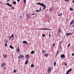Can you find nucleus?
Listing matches in <instances>:
<instances>
[{"mask_svg":"<svg viewBox=\"0 0 74 74\" xmlns=\"http://www.w3.org/2000/svg\"><path fill=\"white\" fill-rule=\"evenodd\" d=\"M36 4H39V5H40L42 7L43 6V10H44V9H45V8H46V6L43 3H36Z\"/></svg>","mask_w":74,"mask_h":74,"instance_id":"1","label":"nucleus"},{"mask_svg":"<svg viewBox=\"0 0 74 74\" xmlns=\"http://www.w3.org/2000/svg\"><path fill=\"white\" fill-rule=\"evenodd\" d=\"M61 33V30L59 29L58 31V34H57V36H59V34H60Z\"/></svg>","mask_w":74,"mask_h":74,"instance_id":"2","label":"nucleus"},{"mask_svg":"<svg viewBox=\"0 0 74 74\" xmlns=\"http://www.w3.org/2000/svg\"><path fill=\"white\" fill-rule=\"evenodd\" d=\"M72 71V69L71 68L70 70H68L66 74H69V72Z\"/></svg>","mask_w":74,"mask_h":74,"instance_id":"3","label":"nucleus"},{"mask_svg":"<svg viewBox=\"0 0 74 74\" xmlns=\"http://www.w3.org/2000/svg\"><path fill=\"white\" fill-rule=\"evenodd\" d=\"M60 56L61 58H65V55L64 54H62Z\"/></svg>","mask_w":74,"mask_h":74,"instance_id":"4","label":"nucleus"},{"mask_svg":"<svg viewBox=\"0 0 74 74\" xmlns=\"http://www.w3.org/2000/svg\"><path fill=\"white\" fill-rule=\"evenodd\" d=\"M36 12H41V8H40L39 9V10H36Z\"/></svg>","mask_w":74,"mask_h":74,"instance_id":"5","label":"nucleus"},{"mask_svg":"<svg viewBox=\"0 0 74 74\" xmlns=\"http://www.w3.org/2000/svg\"><path fill=\"white\" fill-rule=\"evenodd\" d=\"M51 67H49V69L48 70V73H49L51 71Z\"/></svg>","mask_w":74,"mask_h":74,"instance_id":"6","label":"nucleus"},{"mask_svg":"<svg viewBox=\"0 0 74 74\" xmlns=\"http://www.w3.org/2000/svg\"><path fill=\"white\" fill-rule=\"evenodd\" d=\"M29 15H30L29 14H26V17L27 19H29Z\"/></svg>","mask_w":74,"mask_h":74,"instance_id":"7","label":"nucleus"},{"mask_svg":"<svg viewBox=\"0 0 74 74\" xmlns=\"http://www.w3.org/2000/svg\"><path fill=\"white\" fill-rule=\"evenodd\" d=\"M25 58L26 59H28L29 58V55H25Z\"/></svg>","mask_w":74,"mask_h":74,"instance_id":"8","label":"nucleus"},{"mask_svg":"<svg viewBox=\"0 0 74 74\" xmlns=\"http://www.w3.org/2000/svg\"><path fill=\"white\" fill-rule=\"evenodd\" d=\"M71 33H67L66 34V35L68 36H69V35H71Z\"/></svg>","mask_w":74,"mask_h":74,"instance_id":"9","label":"nucleus"},{"mask_svg":"<svg viewBox=\"0 0 74 74\" xmlns=\"http://www.w3.org/2000/svg\"><path fill=\"white\" fill-rule=\"evenodd\" d=\"M7 5H8L9 6H10V7L12 6V5H11L9 3H7Z\"/></svg>","mask_w":74,"mask_h":74,"instance_id":"10","label":"nucleus"},{"mask_svg":"<svg viewBox=\"0 0 74 74\" xmlns=\"http://www.w3.org/2000/svg\"><path fill=\"white\" fill-rule=\"evenodd\" d=\"M10 48H11V49H14V47H12V46L10 45Z\"/></svg>","mask_w":74,"mask_h":74,"instance_id":"11","label":"nucleus"},{"mask_svg":"<svg viewBox=\"0 0 74 74\" xmlns=\"http://www.w3.org/2000/svg\"><path fill=\"white\" fill-rule=\"evenodd\" d=\"M23 43H24V44H27V42L26 41H23Z\"/></svg>","mask_w":74,"mask_h":74,"instance_id":"12","label":"nucleus"},{"mask_svg":"<svg viewBox=\"0 0 74 74\" xmlns=\"http://www.w3.org/2000/svg\"><path fill=\"white\" fill-rule=\"evenodd\" d=\"M74 22V20L72 21L70 23V25H72V24H73V23Z\"/></svg>","mask_w":74,"mask_h":74,"instance_id":"13","label":"nucleus"},{"mask_svg":"<svg viewBox=\"0 0 74 74\" xmlns=\"http://www.w3.org/2000/svg\"><path fill=\"white\" fill-rule=\"evenodd\" d=\"M5 63H3L1 65V66H5Z\"/></svg>","mask_w":74,"mask_h":74,"instance_id":"14","label":"nucleus"},{"mask_svg":"<svg viewBox=\"0 0 74 74\" xmlns=\"http://www.w3.org/2000/svg\"><path fill=\"white\" fill-rule=\"evenodd\" d=\"M11 36H12V37H13L12 38L13 39V38H14V35L13 34H12L11 35Z\"/></svg>","mask_w":74,"mask_h":74,"instance_id":"15","label":"nucleus"},{"mask_svg":"<svg viewBox=\"0 0 74 74\" xmlns=\"http://www.w3.org/2000/svg\"><path fill=\"white\" fill-rule=\"evenodd\" d=\"M20 51V50H19V49H18L17 50V52H19Z\"/></svg>","mask_w":74,"mask_h":74,"instance_id":"16","label":"nucleus"},{"mask_svg":"<svg viewBox=\"0 0 74 74\" xmlns=\"http://www.w3.org/2000/svg\"><path fill=\"white\" fill-rule=\"evenodd\" d=\"M31 54H33V53H34V51H32L31 53Z\"/></svg>","mask_w":74,"mask_h":74,"instance_id":"17","label":"nucleus"},{"mask_svg":"<svg viewBox=\"0 0 74 74\" xmlns=\"http://www.w3.org/2000/svg\"><path fill=\"white\" fill-rule=\"evenodd\" d=\"M34 65L33 64H32L31 65V67L32 68L33 67H34Z\"/></svg>","mask_w":74,"mask_h":74,"instance_id":"18","label":"nucleus"},{"mask_svg":"<svg viewBox=\"0 0 74 74\" xmlns=\"http://www.w3.org/2000/svg\"><path fill=\"white\" fill-rule=\"evenodd\" d=\"M16 71H17V70H14L13 73H16Z\"/></svg>","mask_w":74,"mask_h":74,"instance_id":"19","label":"nucleus"},{"mask_svg":"<svg viewBox=\"0 0 74 74\" xmlns=\"http://www.w3.org/2000/svg\"><path fill=\"white\" fill-rule=\"evenodd\" d=\"M21 58L22 59H23V58H24V56L23 55L21 56Z\"/></svg>","mask_w":74,"mask_h":74,"instance_id":"20","label":"nucleus"},{"mask_svg":"<svg viewBox=\"0 0 74 74\" xmlns=\"http://www.w3.org/2000/svg\"><path fill=\"white\" fill-rule=\"evenodd\" d=\"M27 63H28V61L27 60V61L25 62V64H27Z\"/></svg>","mask_w":74,"mask_h":74,"instance_id":"21","label":"nucleus"},{"mask_svg":"<svg viewBox=\"0 0 74 74\" xmlns=\"http://www.w3.org/2000/svg\"><path fill=\"white\" fill-rule=\"evenodd\" d=\"M59 53V51H57V54H56V56H57V55H58V54Z\"/></svg>","mask_w":74,"mask_h":74,"instance_id":"22","label":"nucleus"},{"mask_svg":"<svg viewBox=\"0 0 74 74\" xmlns=\"http://www.w3.org/2000/svg\"><path fill=\"white\" fill-rule=\"evenodd\" d=\"M3 56L5 58H7V55Z\"/></svg>","mask_w":74,"mask_h":74,"instance_id":"23","label":"nucleus"},{"mask_svg":"<svg viewBox=\"0 0 74 74\" xmlns=\"http://www.w3.org/2000/svg\"><path fill=\"white\" fill-rule=\"evenodd\" d=\"M5 46L6 47H7V43H5Z\"/></svg>","mask_w":74,"mask_h":74,"instance_id":"24","label":"nucleus"},{"mask_svg":"<svg viewBox=\"0 0 74 74\" xmlns=\"http://www.w3.org/2000/svg\"><path fill=\"white\" fill-rule=\"evenodd\" d=\"M42 52L43 53H45V51L43 50L42 51Z\"/></svg>","mask_w":74,"mask_h":74,"instance_id":"25","label":"nucleus"},{"mask_svg":"<svg viewBox=\"0 0 74 74\" xmlns=\"http://www.w3.org/2000/svg\"><path fill=\"white\" fill-rule=\"evenodd\" d=\"M48 54H46L45 55V56H46V57H48Z\"/></svg>","mask_w":74,"mask_h":74,"instance_id":"26","label":"nucleus"},{"mask_svg":"<svg viewBox=\"0 0 74 74\" xmlns=\"http://www.w3.org/2000/svg\"><path fill=\"white\" fill-rule=\"evenodd\" d=\"M13 3L14 4H16V1H14L13 2Z\"/></svg>","mask_w":74,"mask_h":74,"instance_id":"27","label":"nucleus"},{"mask_svg":"<svg viewBox=\"0 0 74 74\" xmlns=\"http://www.w3.org/2000/svg\"><path fill=\"white\" fill-rule=\"evenodd\" d=\"M70 10L71 11H73V9L72 8H70Z\"/></svg>","mask_w":74,"mask_h":74,"instance_id":"28","label":"nucleus"},{"mask_svg":"<svg viewBox=\"0 0 74 74\" xmlns=\"http://www.w3.org/2000/svg\"><path fill=\"white\" fill-rule=\"evenodd\" d=\"M45 30H50V29H49L48 28H45Z\"/></svg>","mask_w":74,"mask_h":74,"instance_id":"29","label":"nucleus"},{"mask_svg":"<svg viewBox=\"0 0 74 74\" xmlns=\"http://www.w3.org/2000/svg\"><path fill=\"white\" fill-rule=\"evenodd\" d=\"M24 3H26V0H24Z\"/></svg>","mask_w":74,"mask_h":74,"instance_id":"30","label":"nucleus"},{"mask_svg":"<svg viewBox=\"0 0 74 74\" xmlns=\"http://www.w3.org/2000/svg\"><path fill=\"white\" fill-rule=\"evenodd\" d=\"M70 44H69L68 45V47H70Z\"/></svg>","mask_w":74,"mask_h":74,"instance_id":"31","label":"nucleus"},{"mask_svg":"<svg viewBox=\"0 0 74 74\" xmlns=\"http://www.w3.org/2000/svg\"><path fill=\"white\" fill-rule=\"evenodd\" d=\"M64 63V64L66 63V64H65V66H66L67 65V64H66V62H65Z\"/></svg>","mask_w":74,"mask_h":74,"instance_id":"32","label":"nucleus"},{"mask_svg":"<svg viewBox=\"0 0 74 74\" xmlns=\"http://www.w3.org/2000/svg\"><path fill=\"white\" fill-rule=\"evenodd\" d=\"M62 13H61V14H60L59 15H58V16H61V15H62Z\"/></svg>","mask_w":74,"mask_h":74,"instance_id":"33","label":"nucleus"},{"mask_svg":"<svg viewBox=\"0 0 74 74\" xmlns=\"http://www.w3.org/2000/svg\"><path fill=\"white\" fill-rule=\"evenodd\" d=\"M11 8H12V10L14 9H15V8L14 7H12Z\"/></svg>","mask_w":74,"mask_h":74,"instance_id":"34","label":"nucleus"},{"mask_svg":"<svg viewBox=\"0 0 74 74\" xmlns=\"http://www.w3.org/2000/svg\"><path fill=\"white\" fill-rule=\"evenodd\" d=\"M45 34H43L42 35V37H45Z\"/></svg>","mask_w":74,"mask_h":74,"instance_id":"35","label":"nucleus"},{"mask_svg":"<svg viewBox=\"0 0 74 74\" xmlns=\"http://www.w3.org/2000/svg\"><path fill=\"white\" fill-rule=\"evenodd\" d=\"M54 66H56V62H55L54 63Z\"/></svg>","mask_w":74,"mask_h":74,"instance_id":"36","label":"nucleus"},{"mask_svg":"<svg viewBox=\"0 0 74 74\" xmlns=\"http://www.w3.org/2000/svg\"><path fill=\"white\" fill-rule=\"evenodd\" d=\"M49 37H51V34H49Z\"/></svg>","mask_w":74,"mask_h":74,"instance_id":"37","label":"nucleus"},{"mask_svg":"<svg viewBox=\"0 0 74 74\" xmlns=\"http://www.w3.org/2000/svg\"><path fill=\"white\" fill-rule=\"evenodd\" d=\"M65 1H69V0H65Z\"/></svg>","mask_w":74,"mask_h":74,"instance_id":"38","label":"nucleus"},{"mask_svg":"<svg viewBox=\"0 0 74 74\" xmlns=\"http://www.w3.org/2000/svg\"><path fill=\"white\" fill-rule=\"evenodd\" d=\"M55 43H53V46H55Z\"/></svg>","mask_w":74,"mask_h":74,"instance_id":"39","label":"nucleus"},{"mask_svg":"<svg viewBox=\"0 0 74 74\" xmlns=\"http://www.w3.org/2000/svg\"><path fill=\"white\" fill-rule=\"evenodd\" d=\"M9 38H12V36H9Z\"/></svg>","mask_w":74,"mask_h":74,"instance_id":"40","label":"nucleus"},{"mask_svg":"<svg viewBox=\"0 0 74 74\" xmlns=\"http://www.w3.org/2000/svg\"><path fill=\"white\" fill-rule=\"evenodd\" d=\"M71 55L72 56H74V53H73Z\"/></svg>","mask_w":74,"mask_h":74,"instance_id":"41","label":"nucleus"},{"mask_svg":"<svg viewBox=\"0 0 74 74\" xmlns=\"http://www.w3.org/2000/svg\"><path fill=\"white\" fill-rule=\"evenodd\" d=\"M21 58V57L20 56V57H18V58Z\"/></svg>","mask_w":74,"mask_h":74,"instance_id":"42","label":"nucleus"},{"mask_svg":"<svg viewBox=\"0 0 74 74\" xmlns=\"http://www.w3.org/2000/svg\"><path fill=\"white\" fill-rule=\"evenodd\" d=\"M42 30H45V28H43L42 29Z\"/></svg>","mask_w":74,"mask_h":74,"instance_id":"43","label":"nucleus"},{"mask_svg":"<svg viewBox=\"0 0 74 74\" xmlns=\"http://www.w3.org/2000/svg\"><path fill=\"white\" fill-rule=\"evenodd\" d=\"M72 2H73V3H74V0L72 1Z\"/></svg>","mask_w":74,"mask_h":74,"instance_id":"44","label":"nucleus"},{"mask_svg":"<svg viewBox=\"0 0 74 74\" xmlns=\"http://www.w3.org/2000/svg\"><path fill=\"white\" fill-rule=\"evenodd\" d=\"M19 17L20 18H22V17H21V16H19Z\"/></svg>","mask_w":74,"mask_h":74,"instance_id":"45","label":"nucleus"},{"mask_svg":"<svg viewBox=\"0 0 74 74\" xmlns=\"http://www.w3.org/2000/svg\"><path fill=\"white\" fill-rule=\"evenodd\" d=\"M19 1H20V0H17V1L19 2Z\"/></svg>","mask_w":74,"mask_h":74,"instance_id":"46","label":"nucleus"},{"mask_svg":"<svg viewBox=\"0 0 74 74\" xmlns=\"http://www.w3.org/2000/svg\"><path fill=\"white\" fill-rule=\"evenodd\" d=\"M72 27H74V25H73Z\"/></svg>","mask_w":74,"mask_h":74,"instance_id":"47","label":"nucleus"},{"mask_svg":"<svg viewBox=\"0 0 74 74\" xmlns=\"http://www.w3.org/2000/svg\"><path fill=\"white\" fill-rule=\"evenodd\" d=\"M6 42H8V40H6Z\"/></svg>","mask_w":74,"mask_h":74,"instance_id":"48","label":"nucleus"},{"mask_svg":"<svg viewBox=\"0 0 74 74\" xmlns=\"http://www.w3.org/2000/svg\"><path fill=\"white\" fill-rule=\"evenodd\" d=\"M10 0H7V1L8 2L9 1H10Z\"/></svg>","mask_w":74,"mask_h":74,"instance_id":"49","label":"nucleus"},{"mask_svg":"<svg viewBox=\"0 0 74 74\" xmlns=\"http://www.w3.org/2000/svg\"><path fill=\"white\" fill-rule=\"evenodd\" d=\"M32 15H34V14L33 13V14H32Z\"/></svg>","mask_w":74,"mask_h":74,"instance_id":"50","label":"nucleus"},{"mask_svg":"<svg viewBox=\"0 0 74 74\" xmlns=\"http://www.w3.org/2000/svg\"><path fill=\"white\" fill-rule=\"evenodd\" d=\"M60 48H62V47H61V46H60Z\"/></svg>","mask_w":74,"mask_h":74,"instance_id":"51","label":"nucleus"},{"mask_svg":"<svg viewBox=\"0 0 74 74\" xmlns=\"http://www.w3.org/2000/svg\"><path fill=\"white\" fill-rule=\"evenodd\" d=\"M3 69H5V67Z\"/></svg>","mask_w":74,"mask_h":74,"instance_id":"52","label":"nucleus"},{"mask_svg":"<svg viewBox=\"0 0 74 74\" xmlns=\"http://www.w3.org/2000/svg\"><path fill=\"white\" fill-rule=\"evenodd\" d=\"M62 42H61V44H62Z\"/></svg>","mask_w":74,"mask_h":74,"instance_id":"53","label":"nucleus"},{"mask_svg":"<svg viewBox=\"0 0 74 74\" xmlns=\"http://www.w3.org/2000/svg\"><path fill=\"white\" fill-rule=\"evenodd\" d=\"M59 40V39H57V40Z\"/></svg>","mask_w":74,"mask_h":74,"instance_id":"54","label":"nucleus"}]
</instances>
